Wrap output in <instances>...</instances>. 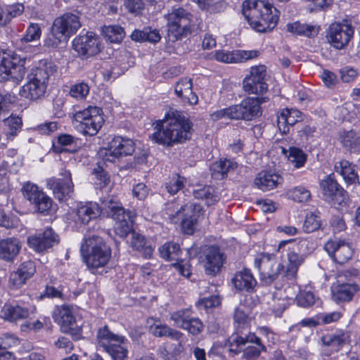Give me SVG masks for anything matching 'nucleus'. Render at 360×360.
Wrapping results in <instances>:
<instances>
[{
	"label": "nucleus",
	"mask_w": 360,
	"mask_h": 360,
	"mask_svg": "<svg viewBox=\"0 0 360 360\" xmlns=\"http://www.w3.org/2000/svg\"><path fill=\"white\" fill-rule=\"evenodd\" d=\"M339 139L347 150L350 153L360 152V130L342 131L340 133Z\"/></svg>",
	"instance_id": "34"
},
{
	"label": "nucleus",
	"mask_w": 360,
	"mask_h": 360,
	"mask_svg": "<svg viewBox=\"0 0 360 360\" xmlns=\"http://www.w3.org/2000/svg\"><path fill=\"white\" fill-rule=\"evenodd\" d=\"M266 101L265 97H247L239 104L233 105V115L236 120L251 121L262 115L261 104Z\"/></svg>",
	"instance_id": "14"
},
{
	"label": "nucleus",
	"mask_w": 360,
	"mask_h": 360,
	"mask_svg": "<svg viewBox=\"0 0 360 360\" xmlns=\"http://www.w3.org/2000/svg\"><path fill=\"white\" fill-rule=\"evenodd\" d=\"M56 71V66L51 61L41 60L30 69L27 79L34 80L47 86L50 76Z\"/></svg>",
	"instance_id": "25"
},
{
	"label": "nucleus",
	"mask_w": 360,
	"mask_h": 360,
	"mask_svg": "<svg viewBox=\"0 0 360 360\" xmlns=\"http://www.w3.org/2000/svg\"><path fill=\"white\" fill-rule=\"evenodd\" d=\"M321 220L318 211L307 213L303 224V230L306 233H311L320 229Z\"/></svg>",
	"instance_id": "51"
},
{
	"label": "nucleus",
	"mask_w": 360,
	"mask_h": 360,
	"mask_svg": "<svg viewBox=\"0 0 360 360\" xmlns=\"http://www.w3.org/2000/svg\"><path fill=\"white\" fill-rule=\"evenodd\" d=\"M185 179L178 174L174 175L169 180L165 183V188L171 195L176 194L183 188Z\"/></svg>",
	"instance_id": "57"
},
{
	"label": "nucleus",
	"mask_w": 360,
	"mask_h": 360,
	"mask_svg": "<svg viewBox=\"0 0 360 360\" xmlns=\"http://www.w3.org/2000/svg\"><path fill=\"white\" fill-rule=\"evenodd\" d=\"M266 76L264 65L252 67L250 75L243 82V88L249 94H263L268 90V84L265 82Z\"/></svg>",
	"instance_id": "17"
},
{
	"label": "nucleus",
	"mask_w": 360,
	"mask_h": 360,
	"mask_svg": "<svg viewBox=\"0 0 360 360\" xmlns=\"http://www.w3.org/2000/svg\"><path fill=\"white\" fill-rule=\"evenodd\" d=\"M211 118L214 121H217L223 118L234 120L233 105L213 112Z\"/></svg>",
	"instance_id": "63"
},
{
	"label": "nucleus",
	"mask_w": 360,
	"mask_h": 360,
	"mask_svg": "<svg viewBox=\"0 0 360 360\" xmlns=\"http://www.w3.org/2000/svg\"><path fill=\"white\" fill-rule=\"evenodd\" d=\"M76 139L68 134H63L58 136L56 143H53V150L56 153H61L63 152H75V149H68L65 148L67 146H72L75 143Z\"/></svg>",
	"instance_id": "49"
},
{
	"label": "nucleus",
	"mask_w": 360,
	"mask_h": 360,
	"mask_svg": "<svg viewBox=\"0 0 360 360\" xmlns=\"http://www.w3.org/2000/svg\"><path fill=\"white\" fill-rule=\"evenodd\" d=\"M21 250V243L18 238L10 237L0 240V259L13 262Z\"/></svg>",
	"instance_id": "31"
},
{
	"label": "nucleus",
	"mask_w": 360,
	"mask_h": 360,
	"mask_svg": "<svg viewBox=\"0 0 360 360\" xmlns=\"http://www.w3.org/2000/svg\"><path fill=\"white\" fill-rule=\"evenodd\" d=\"M89 92V86L82 82L73 85L70 89V94L77 99H83L88 95Z\"/></svg>",
	"instance_id": "60"
},
{
	"label": "nucleus",
	"mask_w": 360,
	"mask_h": 360,
	"mask_svg": "<svg viewBox=\"0 0 360 360\" xmlns=\"http://www.w3.org/2000/svg\"><path fill=\"white\" fill-rule=\"evenodd\" d=\"M320 186L325 200H335L340 205L345 202L347 196L346 191L331 175L323 179Z\"/></svg>",
	"instance_id": "24"
},
{
	"label": "nucleus",
	"mask_w": 360,
	"mask_h": 360,
	"mask_svg": "<svg viewBox=\"0 0 360 360\" xmlns=\"http://www.w3.org/2000/svg\"><path fill=\"white\" fill-rule=\"evenodd\" d=\"M296 301L297 304L300 307H309L315 304L316 299L313 292L302 290L297 295Z\"/></svg>",
	"instance_id": "58"
},
{
	"label": "nucleus",
	"mask_w": 360,
	"mask_h": 360,
	"mask_svg": "<svg viewBox=\"0 0 360 360\" xmlns=\"http://www.w3.org/2000/svg\"><path fill=\"white\" fill-rule=\"evenodd\" d=\"M86 249L82 246L81 252L89 270L96 274L103 268L111 257V250L102 238L93 236L86 240Z\"/></svg>",
	"instance_id": "6"
},
{
	"label": "nucleus",
	"mask_w": 360,
	"mask_h": 360,
	"mask_svg": "<svg viewBox=\"0 0 360 360\" xmlns=\"http://www.w3.org/2000/svg\"><path fill=\"white\" fill-rule=\"evenodd\" d=\"M131 38L136 41H148L155 44L161 39V35L158 29L146 27L143 30H134L131 34Z\"/></svg>",
	"instance_id": "43"
},
{
	"label": "nucleus",
	"mask_w": 360,
	"mask_h": 360,
	"mask_svg": "<svg viewBox=\"0 0 360 360\" xmlns=\"http://www.w3.org/2000/svg\"><path fill=\"white\" fill-rule=\"evenodd\" d=\"M25 58L13 53L0 54V80L18 83L25 73Z\"/></svg>",
	"instance_id": "11"
},
{
	"label": "nucleus",
	"mask_w": 360,
	"mask_h": 360,
	"mask_svg": "<svg viewBox=\"0 0 360 360\" xmlns=\"http://www.w3.org/2000/svg\"><path fill=\"white\" fill-rule=\"evenodd\" d=\"M324 249L329 256L338 264H344L353 256L351 245L342 240H329L324 245Z\"/></svg>",
	"instance_id": "22"
},
{
	"label": "nucleus",
	"mask_w": 360,
	"mask_h": 360,
	"mask_svg": "<svg viewBox=\"0 0 360 360\" xmlns=\"http://www.w3.org/2000/svg\"><path fill=\"white\" fill-rule=\"evenodd\" d=\"M195 198L204 200L207 206L214 205L219 200V196L215 189L210 186H200L193 191Z\"/></svg>",
	"instance_id": "45"
},
{
	"label": "nucleus",
	"mask_w": 360,
	"mask_h": 360,
	"mask_svg": "<svg viewBox=\"0 0 360 360\" xmlns=\"http://www.w3.org/2000/svg\"><path fill=\"white\" fill-rule=\"evenodd\" d=\"M58 235L48 228L42 233L31 235L27 238V245L36 252H44L59 243Z\"/></svg>",
	"instance_id": "21"
},
{
	"label": "nucleus",
	"mask_w": 360,
	"mask_h": 360,
	"mask_svg": "<svg viewBox=\"0 0 360 360\" xmlns=\"http://www.w3.org/2000/svg\"><path fill=\"white\" fill-rule=\"evenodd\" d=\"M80 27L81 22L77 15L65 13L56 18L51 27V34L54 41L49 45L56 47L61 42H67Z\"/></svg>",
	"instance_id": "10"
},
{
	"label": "nucleus",
	"mask_w": 360,
	"mask_h": 360,
	"mask_svg": "<svg viewBox=\"0 0 360 360\" xmlns=\"http://www.w3.org/2000/svg\"><path fill=\"white\" fill-rule=\"evenodd\" d=\"M229 352L237 354L243 349V357L247 360H256L262 352H266V347L260 338L254 333L247 334L233 333L227 340Z\"/></svg>",
	"instance_id": "7"
},
{
	"label": "nucleus",
	"mask_w": 360,
	"mask_h": 360,
	"mask_svg": "<svg viewBox=\"0 0 360 360\" xmlns=\"http://www.w3.org/2000/svg\"><path fill=\"white\" fill-rule=\"evenodd\" d=\"M157 127L159 128L150 137L160 145L172 146L189 139L191 136V123L177 110H169Z\"/></svg>",
	"instance_id": "2"
},
{
	"label": "nucleus",
	"mask_w": 360,
	"mask_h": 360,
	"mask_svg": "<svg viewBox=\"0 0 360 360\" xmlns=\"http://www.w3.org/2000/svg\"><path fill=\"white\" fill-rule=\"evenodd\" d=\"M41 35V30L38 23H30L26 30L25 34L21 38L22 42H32L37 41Z\"/></svg>",
	"instance_id": "56"
},
{
	"label": "nucleus",
	"mask_w": 360,
	"mask_h": 360,
	"mask_svg": "<svg viewBox=\"0 0 360 360\" xmlns=\"http://www.w3.org/2000/svg\"><path fill=\"white\" fill-rule=\"evenodd\" d=\"M354 29L347 20L333 22L326 30V39L331 46L336 49H342L348 45L353 37Z\"/></svg>",
	"instance_id": "13"
},
{
	"label": "nucleus",
	"mask_w": 360,
	"mask_h": 360,
	"mask_svg": "<svg viewBox=\"0 0 360 360\" xmlns=\"http://www.w3.org/2000/svg\"><path fill=\"white\" fill-rule=\"evenodd\" d=\"M332 299L336 303L350 301L354 293L359 290L355 283H333L331 285Z\"/></svg>",
	"instance_id": "29"
},
{
	"label": "nucleus",
	"mask_w": 360,
	"mask_h": 360,
	"mask_svg": "<svg viewBox=\"0 0 360 360\" xmlns=\"http://www.w3.org/2000/svg\"><path fill=\"white\" fill-rule=\"evenodd\" d=\"M234 288L241 292H251L257 285V281L250 269H243L237 271L231 279Z\"/></svg>",
	"instance_id": "28"
},
{
	"label": "nucleus",
	"mask_w": 360,
	"mask_h": 360,
	"mask_svg": "<svg viewBox=\"0 0 360 360\" xmlns=\"http://www.w3.org/2000/svg\"><path fill=\"white\" fill-rule=\"evenodd\" d=\"M100 214L115 221L114 229L117 236H124L130 231L131 214L126 212L120 203L112 200L103 201L101 206L96 202H89L80 205L77 210V220L84 224L97 218Z\"/></svg>",
	"instance_id": "1"
},
{
	"label": "nucleus",
	"mask_w": 360,
	"mask_h": 360,
	"mask_svg": "<svg viewBox=\"0 0 360 360\" xmlns=\"http://www.w3.org/2000/svg\"><path fill=\"white\" fill-rule=\"evenodd\" d=\"M20 91V95L27 99L36 101L43 97L47 86L32 79H27Z\"/></svg>",
	"instance_id": "36"
},
{
	"label": "nucleus",
	"mask_w": 360,
	"mask_h": 360,
	"mask_svg": "<svg viewBox=\"0 0 360 360\" xmlns=\"http://www.w3.org/2000/svg\"><path fill=\"white\" fill-rule=\"evenodd\" d=\"M278 127L282 134L289 132L290 126H293L302 120V112L295 108H285L277 117Z\"/></svg>",
	"instance_id": "30"
},
{
	"label": "nucleus",
	"mask_w": 360,
	"mask_h": 360,
	"mask_svg": "<svg viewBox=\"0 0 360 360\" xmlns=\"http://www.w3.org/2000/svg\"><path fill=\"white\" fill-rule=\"evenodd\" d=\"M248 8H243V15L250 25L259 32L272 30L278 20V11L270 4L262 0L248 2Z\"/></svg>",
	"instance_id": "3"
},
{
	"label": "nucleus",
	"mask_w": 360,
	"mask_h": 360,
	"mask_svg": "<svg viewBox=\"0 0 360 360\" xmlns=\"http://www.w3.org/2000/svg\"><path fill=\"white\" fill-rule=\"evenodd\" d=\"M129 343L124 336H121L105 349L112 360H124L127 358Z\"/></svg>",
	"instance_id": "38"
},
{
	"label": "nucleus",
	"mask_w": 360,
	"mask_h": 360,
	"mask_svg": "<svg viewBox=\"0 0 360 360\" xmlns=\"http://www.w3.org/2000/svg\"><path fill=\"white\" fill-rule=\"evenodd\" d=\"M36 272V266L33 261L22 262L15 271L9 276V286L13 289H19L30 279Z\"/></svg>",
	"instance_id": "23"
},
{
	"label": "nucleus",
	"mask_w": 360,
	"mask_h": 360,
	"mask_svg": "<svg viewBox=\"0 0 360 360\" xmlns=\"http://www.w3.org/2000/svg\"><path fill=\"white\" fill-rule=\"evenodd\" d=\"M22 193L25 199H27L30 203L32 201H35L36 196L39 193L41 190L39 187L32 183L27 182L22 187Z\"/></svg>",
	"instance_id": "59"
},
{
	"label": "nucleus",
	"mask_w": 360,
	"mask_h": 360,
	"mask_svg": "<svg viewBox=\"0 0 360 360\" xmlns=\"http://www.w3.org/2000/svg\"><path fill=\"white\" fill-rule=\"evenodd\" d=\"M124 5L129 12L135 15L140 14L145 6L143 0H126Z\"/></svg>",
	"instance_id": "62"
},
{
	"label": "nucleus",
	"mask_w": 360,
	"mask_h": 360,
	"mask_svg": "<svg viewBox=\"0 0 360 360\" xmlns=\"http://www.w3.org/2000/svg\"><path fill=\"white\" fill-rule=\"evenodd\" d=\"M164 18L167 21V38L172 42L187 37L195 30L193 15L182 7H172Z\"/></svg>",
	"instance_id": "5"
},
{
	"label": "nucleus",
	"mask_w": 360,
	"mask_h": 360,
	"mask_svg": "<svg viewBox=\"0 0 360 360\" xmlns=\"http://www.w3.org/2000/svg\"><path fill=\"white\" fill-rule=\"evenodd\" d=\"M234 333L247 334L249 331L248 309L243 304H240L234 309L233 314Z\"/></svg>",
	"instance_id": "40"
},
{
	"label": "nucleus",
	"mask_w": 360,
	"mask_h": 360,
	"mask_svg": "<svg viewBox=\"0 0 360 360\" xmlns=\"http://www.w3.org/2000/svg\"><path fill=\"white\" fill-rule=\"evenodd\" d=\"M192 86L191 79L184 77L176 82L174 90L179 98L190 104H196L198 99V96L193 92Z\"/></svg>",
	"instance_id": "35"
},
{
	"label": "nucleus",
	"mask_w": 360,
	"mask_h": 360,
	"mask_svg": "<svg viewBox=\"0 0 360 360\" xmlns=\"http://www.w3.org/2000/svg\"><path fill=\"white\" fill-rule=\"evenodd\" d=\"M1 317L9 321L24 319L30 316L28 308L18 304H5L1 309Z\"/></svg>",
	"instance_id": "41"
},
{
	"label": "nucleus",
	"mask_w": 360,
	"mask_h": 360,
	"mask_svg": "<svg viewBox=\"0 0 360 360\" xmlns=\"http://www.w3.org/2000/svg\"><path fill=\"white\" fill-rule=\"evenodd\" d=\"M200 210V206L193 202L182 205L176 202H170L165 207L166 214L171 221L180 222L184 232L186 234L193 233Z\"/></svg>",
	"instance_id": "8"
},
{
	"label": "nucleus",
	"mask_w": 360,
	"mask_h": 360,
	"mask_svg": "<svg viewBox=\"0 0 360 360\" xmlns=\"http://www.w3.org/2000/svg\"><path fill=\"white\" fill-rule=\"evenodd\" d=\"M236 162L229 159H220L210 166V170L215 178H224L226 174L237 168Z\"/></svg>",
	"instance_id": "44"
},
{
	"label": "nucleus",
	"mask_w": 360,
	"mask_h": 360,
	"mask_svg": "<svg viewBox=\"0 0 360 360\" xmlns=\"http://www.w3.org/2000/svg\"><path fill=\"white\" fill-rule=\"evenodd\" d=\"M335 170L342 176L347 186L359 183L356 167L349 161L342 160L337 162L335 164Z\"/></svg>",
	"instance_id": "33"
},
{
	"label": "nucleus",
	"mask_w": 360,
	"mask_h": 360,
	"mask_svg": "<svg viewBox=\"0 0 360 360\" xmlns=\"http://www.w3.org/2000/svg\"><path fill=\"white\" fill-rule=\"evenodd\" d=\"M254 265L259 271L261 283L264 285H269L277 280L284 269L276 256L269 253H262L256 257Z\"/></svg>",
	"instance_id": "12"
},
{
	"label": "nucleus",
	"mask_w": 360,
	"mask_h": 360,
	"mask_svg": "<svg viewBox=\"0 0 360 360\" xmlns=\"http://www.w3.org/2000/svg\"><path fill=\"white\" fill-rule=\"evenodd\" d=\"M60 178L51 177L46 179V186L52 190L54 197L59 201H65L72 197L74 184L69 170L62 169Z\"/></svg>",
	"instance_id": "15"
},
{
	"label": "nucleus",
	"mask_w": 360,
	"mask_h": 360,
	"mask_svg": "<svg viewBox=\"0 0 360 360\" xmlns=\"http://www.w3.org/2000/svg\"><path fill=\"white\" fill-rule=\"evenodd\" d=\"M58 127L57 122H46L37 126L36 130L42 135H50L56 131Z\"/></svg>",
	"instance_id": "64"
},
{
	"label": "nucleus",
	"mask_w": 360,
	"mask_h": 360,
	"mask_svg": "<svg viewBox=\"0 0 360 360\" xmlns=\"http://www.w3.org/2000/svg\"><path fill=\"white\" fill-rule=\"evenodd\" d=\"M282 181V178L277 174L261 172L255 179V186L263 191L276 188Z\"/></svg>",
	"instance_id": "37"
},
{
	"label": "nucleus",
	"mask_w": 360,
	"mask_h": 360,
	"mask_svg": "<svg viewBox=\"0 0 360 360\" xmlns=\"http://www.w3.org/2000/svg\"><path fill=\"white\" fill-rule=\"evenodd\" d=\"M101 41L98 36L93 32L80 34L72 41L74 50L80 56L89 57L100 52Z\"/></svg>",
	"instance_id": "18"
},
{
	"label": "nucleus",
	"mask_w": 360,
	"mask_h": 360,
	"mask_svg": "<svg viewBox=\"0 0 360 360\" xmlns=\"http://www.w3.org/2000/svg\"><path fill=\"white\" fill-rule=\"evenodd\" d=\"M40 213L47 212L52 206V200L42 191L36 196L35 201L31 202Z\"/></svg>",
	"instance_id": "54"
},
{
	"label": "nucleus",
	"mask_w": 360,
	"mask_h": 360,
	"mask_svg": "<svg viewBox=\"0 0 360 360\" xmlns=\"http://www.w3.org/2000/svg\"><path fill=\"white\" fill-rule=\"evenodd\" d=\"M53 319L65 332L71 329L75 323L72 307L69 305L57 306L53 311Z\"/></svg>",
	"instance_id": "32"
},
{
	"label": "nucleus",
	"mask_w": 360,
	"mask_h": 360,
	"mask_svg": "<svg viewBox=\"0 0 360 360\" xmlns=\"http://www.w3.org/2000/svg\"><path fill=\"white\" fill-rule=\"evenodd\" d=\"M126 212L130 213L131 215V229H130V231H129V233H127V234L126 236H119L121 238H125V237L128 236L129 235H130L131 239L129 241V243L134 250H139L142 249L143 248H144L145 238L143 236L133 231V230H132L133 218L134 217V213L129 210H127V211L126 210Z\"/></svg>",
	"instance_id": "53"
},
{
	"label": "nucleus",
	"mask_w": 360,
	"mask_h": 360,
	"mask_svg": "<svg viewBox=\"0 0 360 360\" xmlns=\"http://www.w3.org/2000/svg\"><path fill=\"white\" fill-rule=\"evenodd\" d=\"M287 30L294 35L303 36L307 37H313L318 34L319 27L306 23H301L296 21L286 25Z\"/></svg>",
	"instance_id": "42"
},
{
	"label": "nucleus",
	"mask_w": 360,
	"mask_h": 360,
	"mask_svg": "<svg viewBox=\"0 0 360 360\" xmlns=\"http://www.w3.org/2000/svg\"><path fill=\"white\" fill-rule=\"evenodd\" d=\"M288 160L293 164L295 167L300 168L305 164L307 155L301 149L291 147L290 148Z\"/></svg>",
	"instance_id": "55"
},
{
	"label": "nucleus",
	"mask_w": 360,
	"mask_h": 360,
	"mask_svg": "<svg viewBox=\"0 0 360 360\" xmlns=\"http://www.w3.org/2000/svg\"><path fill=\"white\" fill-rule=\"evenodd\" d=\"M122 335L113 333L107 326L98 328L96 335L98 345L105 349L110 345L115 342Z\"/></svg>",
	"instance_id": "47"
},
{
	"label": "nucleus",
	"mask_w": 360,
	"mask_h": 360,
	"mask_svg": "<svg viewBox=\"0 0 360 360\" xmlns=\"http://www.w3.org/2000/svg\"><path fill=\"white\" fill-rule=\"evenodd\" d=\"M289 198L298 202H307L311 198V192L302 186H295L287 192Z\"/></svg>",
	"instance_id": "52"
},
{
	"label": "nucleus",
	"mask_w": 360,
	"mask_h": 360,
	"mask_svg": "<svg viewBox=\"0 0 360 360\" xmlns=\"http://www.w3.org/2000/svg\"><path fill=\"white\" fill-rule=\"evenodd\" d=\"M203 255L205 274L212 276L219 274L226 259L225 253L218 246L210 245L204 250Z\"/></svg>",
	"instance_id": "19"
},
{
	"label": "nucleus",
	"mask_w": 360,
	"mask_h": 360,
	"mask_svg": "<svg viewBox=\"0 0 360 360\" xmlns=\"http://www.w3.org/2000/svg\"><path fill=\"white\" fill-rule=\"evenodd\" d=\"M74 127L81 134L96 135L102 127L104 119L103 110L96 106H89L70 115Z\"/></svg>",
	"instance_id": "9"
},
{
	"label": "nucleus",
	"mask_w": 360,
	"mask_h": 360,
	"mask_svg": "<svg viewBox=\"0 0 360 360\" xmlns=\"http://www.w3.org/2000/svg\"><path fill=\"white\" fill-rule=\"evenodd\" d=\"M170 320L174 325L188 331L193 335L200 334L204 329V324L198 317L192 316V311L189 308L180 309L170 314Z\"/></svg>",
	"instance_id": "16"
},
{
	"label": "nucleus",
	"mask_w": 360,
	"mask_h": 360,
	"mask_svg": "<svg viewBox=\"0 0 360 360\" xmlns=\"http://www.w3.org/2000/svg\"><path fill=\"white\" fill-rule=\"evenodd\" d=\"M158 251L160 256L166 260H178L181 249L178 243L168 242L161 245Z\"/></svg>",
	"instance_id": "48"
},
{
	"label": "nucleus",
	"mask_w": 360,
	"mask_h": 360,
	"mask_svg": "<svg viewBox=\"0 0 360 360\" xmlns=\"http://www.w3.org/2000/svg\"><path fill=\"white\" fill-rule=\"evenodd\" d=\"M4 131L8 140H13V137L20 131L22 127L21 118L18 116L10 115L4 117Z\"/></svg>",
	"instance_id": "46"
},
{
	"label": "nucleus",
	"mask_w": 360,
	"mask_h": 360,
	"mask_svg": "<svg viewBox=\"0 0 360 360\" xmlns=\"http://www.w3.org/2000/svg\"><path fill=\"white\" fill-rule=\"evenodd\" d=\"M258 55L259 52L255 50H236L233 51H217L215 53L214 58L219 62L236 63H243L248 60L255 58Z\"/></svg>",
	"instance_id": "26"
},
{
	"label": "nucleus",
	"mask_w": 360,
	"mask_h": 360,
	"mask_svg": "<svg viewBox=\"0 0 360 360\" xmlns=\"http://www.w3.org/2000/svg\"><path fill=\"white\" fill-rule=\"evenodd\" d=\"M314 250L313 243L307 238L298 240L293 239L281 240L278 245L276 251L281 255L286 252L288 263L285 276L288 279L295 278L299 267Z\"/></svg>",
	"instance_id": "4"
},
{
	"label": "nucleus",
	"mask_w": 360,
	"mask_h": 360,
	"mask_svg": "<svg viewBox=\"0 0 360 360\" xmlns=\"http://www.w3.org/2000/svg\"><path fill=\"white\" fill-rule=\"evenodd\" d=\"M135 144L133 140L122 136L114 137L105 150L106 160L114 162L122 156L131 155L134 152Z\"/></svg>",
	"instance_id": "20"
},
{
	"label": "nucleus",
	"mask_w": 360,
	"mask_h": 360,
	"mask_svg": "<svg viewBox=\"0 0 360 360\" xmlns=\"http://www.w3.org/2000/svg\"><path fill=\"white\" fill-rule=\"evenodd\" d=\"M149 331L155 337L168 338L176 341L180 340L184 336L181 332L172 328L167 324L162 323L159 321L150 326Z\"/></svg>",
	"instance_id": "39"
},
{
	"label": "nucleus",
	"mask_w": 360,
	"mask_h": 360,
	"mask_svg": "<svg viewBox=\"0 0 360 360\" xmlns=\"http://www.w3.org/2000/svg\"><path fill=\"white\" fill-rule=\"evenodd\" d=\"M346 339V335L341 331L323 335L321 338V342L323 347L321 352L326 356L338 352L345 344Z\"/></svg>",
	"instance_id": "27"
},
{
	"label": "nucleus",
	"mask_w": 360,
	"mask_h": 360,
	"mask_svg": "<svg viewBox=\"0 0 360 360\" xmlns=\"http://www.w3.org/2000/svg\"><path fill=\"white\" fill-rule=\"evenodd\" d=\"M221 304V299L219 295H210L209 297H203L198 300L197 306L203 307L205 309L213 308L219 306Z\"/></svg>",
	"instance_id": "61"
},
{
	"label": "nucleus",
	"mask_w": 360,
	"mask_h": 360,
	"mask_svg": "<svg viewBox=\"0 0 360 360\" xmlns=\"http://www.w3.org/2000/svg\"><path fill=\"white\" fill-rule=\"evenodd\" d=\"M102 33L111 43H120L124 36L123 28L117 25L104 26L102 27Z\"/></svg>",
	"instance_id": "50"
}]
</instances>
